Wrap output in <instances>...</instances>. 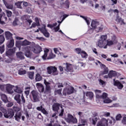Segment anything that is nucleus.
I'll return each instance as SVG.
<instances>
[{
    "mask_svg": "<svg viewBox=\"0 0 126 126\" xmlns=\"http://www.w3.org/2000/svg\"><path fill=\"white\" fill-rule=\"evenodd\" d=\"M14 100H15V101H16L18 104H19V105H21V99H20V94L16 95L14 96Z\"/></svg>",
    "mask_w": 126,
    "mask_h": 126,
    "instance_id": "obj_30",
    "label": "nucleus"
},
{
    "mask_svg": "<svg viewBox=\"0 0 126 126\" xmlns=\"http://www.w3.org/2000/svg\"><path fill=\"white\" fill-rule=\"evenodd\" d=\"M63 67L66 71H70L71 72L73 71V66L71 64L64 63L63 64Z\"/></svg>",
    "mask_w": 126,
    "mask_h": 126,
    "instance_id": "obj_12",
    "label": "nucleus"
},
{
    "mask_svg": "<svg viewBox=\"0 0 126 126\" xmlns=\"http://www.w3.org/2000/svg\"><path fill=\"white\" fill-rule=\"evenodd\" d=\"M5 88L9 94H13V93H14V92L12 90V89H14V86L8 84L5 85Z\"/></svg>",
    "mask_w": 126,
    "mask_h": 126,
    "instance_id": "obj_15",
    "label": "nucleus"
},
{
    "mask_svg": "<svg viewBox=\"0 0 126 126\" xmlns=\"http://www.w3.org/2000/svg\"><path fill=\"white\" fill-rule=\"evenodd\" d=\"M60 107L61 108V112L59 114V116L63 117V106H61V104L59 103H55L53 105V111H57L58 113L59 112V110H60Z\"/></svg>",
    "mask_w": 126,
    "mask_h": 126,
    "instance_id": "obj_7",
    "label": "nucleus"
},
{
    "mask_svg": "<svg viewBox=\"0 0 126 126\" xmlns=\"http://www.w3.org/2000/svg\"><path fill=\"white\" fill-rule=\"evenodd\" d=\"M81 123L82 124H80V126H83L87 124V121L86 120H81Z\"/></svg>",
    "mask_w": 126,
    "mask_h": 126,
    "instance_id": "obj_51",
    "label": "nucleus"
},
{
    "mask_svg": "<svg viewBox=\"0 0 126 126\" xmlns=\"http://www.w3.org/2000/svg\"><path fill=\"white\" fill-rule=\"evenodd\" d=\"M14 46V40L13 39H11L8 42L7 44V47L8 48H12Z\"/></svg>",
    "mask_w": 126,
    "mask_h": 126,
    "instance_id": "obj_28",
    "label": "nucleus"
},
{
    "mask_svg": "<svg viewBox=\"0 0 126 126\" xmlns=\"http://www.w3.org/2000/svg\"><path fill=\"white\" fill-rule=\"evenodd\" d=\"M122 115L118 114L116 117V121H121V119H122Z\"/></svg>",
    "mask_w": 126,
    "mask_h": 126,
    "instance_id": "obj_61",
    "label": "nucleus"
},
{
    "mask_svg": "<svg viewBox=\"0 0 126 126\" xmlns=\"http://www.w3.org/2000/svg\"><path fill=\"white\" fill-rule=\"evenodd\" d=\"M111 38L108 39H106V48L108 47H111V46H113L114 44L117 43V37L115 35H112Z\"/></svg>",
    "mask_w": 126,
    "mask_h": 126,
    "instance_id": "obj_4",
    "label": "nucleus"
},
{
    "mask_svg": "<svg viewBox=\"0 0 126 126\" xmlns=\"http://www.w3.org/2000/svg\"><path fill=\"white\" fill-rule=\"evenodd\" d=\"M42 78H43L42 77V76H41V75H40V74L37 73L35 75V81H41V80H42Z\"/></svg>",
    "mask_w": 126,
    "mask_h": 126,
    "instance_id": "obj_37",
    "label": "nucleus"
},
{
    "mask_svg": "<svg viewBox=\"0 0 126 126\" xmlns=\"http://www.w3.org/2000/svg\"><path fill=\"white\" fill-rule=\"evenodd\" d=\"M30 45H31V43L27 40V39H25L23 41H17L16 42V47H20V46H23V47H24L25 46H29Z\"/></svg>",
    "mask_w": 126,
    "mask_h": 126,
    "instance_id": "obj_9",
    "label": "nucleus"
},
{
    "mask_svg": "<svg viewBox=\"0 0 126 126\" xmlns=\"http://www.w3.org/2000/svg\"><path fill=\"white\" fill-rule=\"evenodd\" d=\"M91 26L92 28L89 30V33L90 34L93 33V29H95L96 32H101L103 30V26L97 21L93 20Z\"/></svg>",
    "mask_w": 126,
    "mask_h": 126,
    "instance_id": "obj_1",
    "label": "nucleus"
},
{
    "mask_svg": "<svg viewBox=\"0 0 126 126\" xmlns=\"http://www.w3.org/2000/svg\"><path fill=\"white\" fill-rule=\"evenodd\" d=\"M35 24H36L37 26H40V23L39 22V18L36 17L35 18Z\"/></svg>",
    "mask_w": 126,
    "mask_h": 126,
    "instance_id": "obj_63",
    "label": "nucleus"
},
{
    "mask_svg": "<svg viewBox=\"0 0 126 126\" xmlns=\"http://www.w3.org/2000/svg\"><path fill=\"white\" fill-rule=\"evenodd\" d=\"M13 89H14V91L16 92V93H18L19 94H20L22 92H23V91L22 90V89L17 86H14Z\"/></svg>",
    "mask_w": 126,
    "mask_h": 126,
    "instance_id": "obj_26",
    "label": "nucleus"
},
{
    "mask_svg": "<svg viewBox=\"0 0 126 126\" xmlns=\"http://www.w3.org/2000/svg\"><path fill=\"white\" fill-rule=\"evenodd\" d=\"M1 99L4 103H7L8 102V100H7V96L4 94H0Z\"/></svg>",
    "mask_w": 126,
    "mask_h": 126,
    "instance_id": "obj_33",
    "label": "nucleus"
},
{
    "mask_svg": "<svg viewBox=\"0 0 126 126\" xmlns=\"http://www.w3.org/2000/svg\"><path fill=\"white\" fill-rule=\"evenodd\" d=\"M108 125V120H107L105 118H102L99 121L96 126H106Z\"/></svg>",
    "mask_w": 126,
    "mask_h": 126,
    "instance_id": "obj_17",
    "label": "nucleus"
},
{
    "mask_svg": "<svg viewBox=\"0 0 126 126\" xmlns=\"http://www.w3.org/2000/svg\"><path fill=\"white\" fill-rule=\"evenodd\" d=\"M80 55L83 59H87L88 55L87 53L85 52V51L83 50Z\"/></svg>",
    "mask_w": 126,
    "mask_h": 126,
    "instance_id": "obj_40",
    "label": "nucleus"
},
{
    "mask_svg": "<svg viewBox=\"0 0 126 126\" xmlns=\"http://www.w3.org/2000/svg\"><path fill=\"white\" fill-rule=\"evenodd\" d=\"M4 42V36L3 35H0V43L2 44Z\"/></svg>",
    "mask_w": 126,
    "mask_h": 126,
    "instance_id": "obj_58",
    "label": "nucleus"
},
{
    "mask_svg": "<svg viewBox=\"0 0 126 126\" xmlns=\"http://www.w3.org/2000/svg\"><path fill=\"white\" fill-rule=\"evenodd\" d=\"M57 25H58V23H55L52 25H50V24L48 25L47 27H49L50 28H53V27H55V26H57Z\"/></svg>",
    "mask_w": 126,
    "mask_h": 126,
    "instance_id": "obj_59",
    "label": "nucleus"
},
{
    "mask_svg": "<svg viewBox=\"0 0 126 126\" xmlns=\"http://www.w3.org/2000/svg\"><path fill=\"white\" fill-rule=\"evenodd\" d=\"M18 73L20 75H23V74H26V70L23 69H21L19 70Z\"/></svg>",
    "mask_w": 126,
    "mask_h": 126,
    "instance_id": "obj_43",
    "label": "nucleus"
},
{
    "mask_svg": "<svg viewBox=\"0 0 126 126\" xmlns=\"http://www.w3.org/2000/svg\"><path fill=\"white\" fill-rule=\"evenodd\" d=\"M44 51V55L42 56V58L43 60H46L47 57H48V54L49 52H50V49L47 48L43 49Z\"/></svg>",
    "mask_w": 126,
    "mask_h": 126,
    "instance_id": "obj_22",
    "label": "nucleus"
},
{
    "mask_svg": "<svg viewBox=\"0 0 126 126\" xmlns=\"http://www.w3.org/2000/svg\"><path fill=\"white\" fill-rule=\"evenodd\" d=\"M54 58H56V55L51 53L50 54L49 57L48 58V59L51 60L52 59H54Z\"/></svg>",
    "mask_w": 126,
    "mask_h": 126,
    "instance_id": "obj_55",
    "label": "nucleus"
},
{
    "mask_svg": "<svg viewBox=\"0 0 126 126\" xmlns=\"http://www.w3.org/2000/svg\"><path fill=\"white\" fill-rule=\"evenodd\" d=\"M44 83L46 86V90L47 91L51 92V87H50V86H49V85H50V83L47 82V80H46V79H44Z\"/></svg>",
    "mask_w": 126,
    "mask_h": 126,
    "instance_id": "obj_31",
    "label": "nucleus"
},
{
    "mask_svg": "<svg viewBox=\"0 0 126 126\" xmlns=\"http://www.w3.org/2000/svg\"><path fill=\"white\" fill-rule=\"evenodd\" d=\"M24 18L25 20H26L27 22L29 23L30 25H31V23L33 22L32 20L30 19V16L28 15L24 16Z\"/></svg>",
    "mask_w": 126,
    "mask_h": 126,
    "instance_id": "obj_34",
    "label": "nucleus"
},
{
    "mask_svg": "<svg viewBox=\"0 0 126 126\" xmlns=\"http://www.w3.org/2000/svg\"><path fill=\"white\" fill-rule=\"evenodd\" d=\"M62 90L59 89V90H56L55 91V94H58L60 96H63V94L62 93Z\"/></svg>",
    "mask_w": 126,
    "mask_h": 126,
    "instance_id": "obj_46",
    "label": "nucleus"
},
{
    "mask_svg": "<svg viewBox=\"0 0 126 126\" xmlns=\"http://www.w3.org/2000/svg\"><path fill=\"white\" fill-rule=\"evenodd\" d=\"M113 81L114 86H117L118 89H123V88H124V85H123L120 81L118 80L116 81L115 79H113Z\"/></svg>",
    "mask_w": 126,
    "mask_h": 126,
    "instance_id": "obj_18",
    "label": "nucleus"
},
{
    "mask_svg": "<svg viewBox=\"0 0 126 126\" xmlns=\"http://www.w3.org/2000/svg\"><path fill=\"white\" fill-rule=\"evenodd\" d=\"M47 70L48 74L52 75H58L59 74L58 69L55 66H48L47 68Z\"/></svg>",
    "mask_w": 126,
    "mask_h": 126,
    "instance_id": "obj_5",
    "label": "nucleus"
},
{
    "mask_svg": "<svg viewBox=\"0 0 126 126\" xmlns=\"http://www.w3.org/2000/svg\"><path fill=\"white\" fill-rule=\"evenodd\" d=\"M16 55L17 59H19V60H24V59H25V57H24L22 52H18Z\"/></svg>",
    "mask_w": 126,
    "mask_h": 126,
    "instance_id": "obj_25",
    "label": "nucleus"
},
{
    "mask_svg": "<svg viewBox=\"0 0 126 126\" xmlns=\"http://www.w3.org/2000/svg\"><path fill=\"white\" fill-rule=\"evenodd\" d=\"M38 29L41 33L43 34L45 37L46 38H49V37H50V33L48 32V31H47L46 26H45V25H43L42 28H39Z\"/></svg>",
    "mask_w": 126,
    "mask_h": 126,
    "instance_id": "obj_11",
    "label": "nucleus"
},
{
    "mask_svg": "<svg viewBox=\"0 0 126 126\" xmlns=\"http://www.w3.org/2000/svg\"><path fill=\"white\" fill-rule=\"evenodd\" d=\"M46 126H61L59 124H54V121H51L49 124H45Z\"/></svg>",
    "mask_w": 126,
    "mask_h": 126,
    "instance_id": "obj_39",
    "label": "nucleus"
},
{
    "mask_svg": "<svg viewBox=\"0 0 126 126\" xmlns=\"http://www.w3.org/2000/svg\"><path fill=\"white\" fill-rule=\"evenodd\" d=\"M121 122L123 125H125L126 126V115L123 116Z\"/></svg>",
    "mask_w": 126,
    "mask_h": 126,
    "instance_id": "obj_49",
    "label": "nucleus"
},
{
    "mask_svg": "<svg viewBox=\"0 0 126 126\" xmlns=\"http://www.w3.org/2000/svg\"><path fill=\"white\" fill-rule=\"evenodd\" d=\"M60 26H61V25L59 24L57 27L54 28L55 32H58L60 30Z\"/></svg>",
    "mask_w": 126,
    "mask_h": 126,
    "instance_id": "obj_62",
    "label": "nucleus"
},
{
    "mask_svg": "<svg viewBox=\"0 0 126 126\" xmlns=\"http://www.w3.org/2000/svg\"><path fill=\"white\" fill-rule=\"evenodd\" d=\"M32 49L31 47L27 46L24 48V51L25 52V56L27 58H29V59H31L32 58V53L31 52Z\"/></svg>",
    "mask_w": 126,
    "mask_h": 126,
    "instance_id": "obj_8",
    "label": "nucleus"
},
{
    "mask_svg": "<svg viewBox=\"0 0 126 126\" xmlns=\"http://www.w3.org/2000/svg\"><path fill=\"white\" fill-rule=\"evenodd\" d=\"M54 52L55 54L59 55L60 53V51L59 50V48H54Z\"/></svg>",
    "mask_w": 126,
    "mask_h": 126,
    "instance_id": "obj_64",
    "label": "nucleus"
},
{
    "mask_svg": "<svg viewBox=\"0 0 126 126\" xmlns=\"http://www.w3.org/2000/svg\"><path fill=\"white\" fill-rule=\"evenodd\" d=\"M75 52L76 53V54H78V55H81L82 52H83V50H81V48H76L75 49Z\"/></svg>",
    "mask_w": 126,
    "mask_h": 126,
    "instance_id": "obj_47",
    "label": "nucleus"
},
{
    "mask_svg": "<svg viewBox=\"0 0 126 126\" xmlns=\"http://www.w3.org/2000/svg\"><path fill=\"white\" fill-rule=\"evenodd\" d=\"M14 116V112L11 109H8V112L4 113V117L7 119H11Z\"/></svg>",
    "mask_w": 126,
    "mask_h": 126,
    "instance_id": "obj_16",
    "label": "nucleus"
},
{
    "mask_svg": "<svg viewBox=\"0 0 126 126\" xmlns=\"http://www.w3.org/2000/svg\"><path fill=\"white\" fill-rule=\"evenodd\" d=\"M22 116L21 112H17L14 116L15 120L17 122H19Z\"/></svg>",
    "mask_w": 126,
    "mask_h": 126,
    "instance_id": "obj_27",
    "label": "nucleus"
},
{
    "mask_svg": "<svg viewBox=\"0 0 126 126\" xmlns=\"http://www.w3.org/2000/svg\"><path fill=\"white\" fill-rule=\"evenodd\" d=\"M0 12V24H3L4 23V21H6L7 20V18L4 16H2V14Z\"/></svg>",
    "mask_w": 126,
    "mask_h": 126,
    "instance_id": "obj_24",
    "label": "nucleus"
},
{
    "mask_svg": "<svg viewBox=\"0 0 126 126\" xmlns=\"http://www.w3.org/2000/svg\"><path fill=\"white\" fill-rule=\"evenodd\" d=\"M117 21H118L120 24L123 25L125 24V23L124 22V20L122 19V18H119L117 19Z\"/></svg>",
    "mask_w": 126,
    "mask_h": 126,
    "instance_id": "obj_57",
    "label": "nucleus"
},
{
    "mask_svg": "<svg viewBox=\"0 0 126 126\" xmlns=\"http://www.w3.org/2000/svg\"><path fill=\"white\" fill-rule=\"evenodd\" d=\"M94 92L95 93L96 98L97 99H102L103 94H101L102 92L100 90H94Z\"/></svg>",
    "mask_w": 126,
    "mask_h": 126,
    "instance_id": "obj_21",
    "label": "nucleus"
},
{
    "mask_svg": "<svg viewBox=\"0 0 126 126\" xmlns=\"http://www.w3.org/2000/svg\"><path fill=\"white\" fill-rule=\"evenodd\" d=\"M68 16V15H66V14L63 15V18L62 21L61 22L60 21H58V23H59V24L61 25V23H62L63 21L65 19V18H66V17H67Z\"/></svg>",
    "mask_w": 126,
    "mask_h": 126,
    "instance_id": "obj_54",
    "label": "nucleus"
},
{
    "mask_svg": "<svg viewBox=\"0 0 126 126\" xmlns=\"http://www.w3.org/2000/svg\"><path fill=\"white\" fill-rule=\"evenodd\" d=\"M17 22H18V19L17 18H15L14 21L13 22V26H16V25H17Z\"/></svg>",
    "mask_w": 126,
    "mask_h": 126,
    "instance_id": "obj_60",
    "label": "nucleus"
},
{
    "mask_svg": "<svg viewBox=\"0 0 126 126\" xmlns=\"http://www.w3.org/2000/svg\"><path fill=\"white\" fill-rule=\"evenodd\" d=\"M29 77L30 79H34V72H29Z\"/></svg>",
    "mask_w": 126,
    "mask_h": 126,
    "instance_id": "obj_48",
    "label": "nucleus"
},
{
    "mask_svg": "<svg viewBox=\"0 0 126 126\" xmlns=\"http://www.w3.org/2000/svg\"><path fill=\"white\" fill-rule=\"evenodd\" d=\"M6 12L7 16L8 17H10L12 15V12H11L8 10H6Z\"/></svg>",
    "mask_w": 126,
    "mask_h": 126,
    "instance_id": "obj_52",
    "label": "nucleus"
},
{
    "mask_svg": "<svg viewBox=\"0 0 126 126\" xmlns=\"http://www.w3.org/2000/svg\"><path fill=\"white\" fill-rule=\"evenodd\" d=\"M5 36L7 40H11L12 38V34L9 32H5Z\"/></svg>",
    "mask_w": 126,
    "mask_h": 126,
    "instance_id": "obj_29",
    "label": "nucleus"
},
{
    "mask_svg": "<svg viewBox=\"0 0 126 126\" xmlns=\"http://www.w3.org/2000/svg\"><path fill=\"white\" fill-rule=\"evenodd\" d=\"M107 35H101L97 43L96 44L97 46L99 47V48H101V49H107L106 47V41H107Z\"/></svg>",
    "mask_w": 126,
    "mask_h": 126,
    "instance_id": "obj_2",
    "label": "nucleus"
},
{
    "mask_svg": "<svg viewBox=\"0 0 126 126\" xmlns=\"http://www.w3.org/2000/svg\"><path fill=\"white\" fill-rule=\"evenodd\" d=\"M31 50L34 54H40L42 52V47L40 45H36L31 47Z\"/></svg>",
    "mask_w": 126,
    "mask_h": 126,
    "instance_id": "obj_14",
    "label": "nucleus"
},
{
    "mask_svg": "<svg viewBox=\"0 0 126 126\" xmlns=\"http://www.w3.org/2000/svg\"><path fill=\"white\" fill-rule=\"evenodd\" d=\"M102 67H103V68H104V71H103V74H107V73L109 72L108 67H106V66L104 64H102Z\"/></svg>",
    "mask_w": 126,
    "mask_h": 126,
    "instance_id": "obj_41",
    "label": "nucleus"
},
{
    "mask_svg": "<svg viewBox=\"0 0 126 126\" xmlns=\"http://www.w3.org/2000/svg\"><path fill=\"white\" fill-rule=\"evenodd\" d=\"M67 123L69 124H77V119L76 118L73 117V116L70 114H67V117L65 119Z\"/></svg>",
    "mask_w": 126,
    "mask_h": 126,
    "instance_id": "obj_6",
    "label": "nucleus"
},
{
    "mask_svg": "<svg viewBox=\"0 0 126 126\" xmlns=\"http://www.w3.org/2000/svg\"><path fill=\"white\" fill-rule=\"evenodd\" d=\"M3 0V3L5 4L6 8H7L8 9H13V5L12 4H8L4 0Z\"/></svg>",
    "mask_w": 126,
    "mask_h": 126,
    "instance_id": "obj_32",
    "label": "nucleus"
},
{
    "mask_svg": "<svg viewBox=\"0 0 126 126\" xmlns=\"http://www.w3.org/2000/svg\"><path fill=\"white\" fill-rule=\"evenodd\" d=\"M97 1L98 0H90V3L93 7H94L95 8H98V7L99 6V5L98 3H97Z\"/></svg>",
    "mask_w": 126,
    "mask_h": 126,
    "instance_id": "obj_19",
    "label": "nucleus"
},
{
    "mask_svg": "<svg viewBox=\"0 0 126 126\" xmlns=\"http://www.w3.org/2000/svg\"><path fill=\"white\" fill-rule=\"evenodd\" d=\"M36 88H37L38 91L40 93H42L43 92H44V86H43V85L40 83H37L36 84Z\"/></svg>",
    "mask_w": 126,
    "mask_h": 126,
    "instance_id": "obj_20",
    "label": "nucleus"
},
{
    "mask_svg": "<svg viewBox=\"0 0 126 126\" xmlns=\"http://www.w3.org/2000/svg\"><path fill=\"white\" fill-rule=\"evenodd\" d=\"M37 111H41V113H42L44 115L47 116L49 113L46 111V110L43 108L42 106H40L39 107H37L36 108Z\"/></svg>",
    "mask_w": 126,
    "mask_h": 126,
    "instance_id": "obj_23",
    "label": "nucleus"
},
{
    "mask_svg": "<svg viewBox=\"0 0 126 126\" xmlns=\"http://www.w3.org/2000/svg\"><path fill=\"white\" fill-rule=\"evenodd\" d=\"M66 8H69V1L68 0H66L64 3Z\"/></svg>",
    "mask_w": 126,
    "mask_h": 126,
    "instance_id": "obj_53",
    "label": "nucleus"
},
{
    "mask_svg": "<svg viewBox=\"0 0 126 126\" xmlns=\"http://www.w3.org/2000/svg\"><path fill=\"white\" fill-rule=\"evenodd\" d=\"M101 99H103V102L105 103L106 104H110V103H112L113 102V100L109 97H108V94L106 93H103L102 94V98Z\"/></svg>",
    "mask_w": 126,
    "mask_h": 126,
    "instance_id": "obj_13",
    "label": "nucleus"
},
{
    "mask_svg": "<svg viewBox=\"0 0 126 126\" xmlns=\"http://www.w3.org/2000/svg\"><path fill=\"white\" fill-rule=\"evenodd\" d=\"M86 96H87V97H89L90 99H92L94 96V94L91 92H88L86 93Z\"/></svg>",
    "mask_w": 126,
    "mask_h": 126,
    "instance_id": "obj_38",
    "label": "nucleus"
},
{
    "mask_svg": "<svg viewBox=\"0 0 126 126\" xmlns=\"http://www.w3.org/2000/svg\"><path fill=\"white\" fill-rule=\"evenodd\" d=\"M121 11H126V4H122V7H121Z\"/></svg>",
    "mask_w": 126,
    "mask_h": 126,
    "instance_id": "obj_56",
    "label": "nucleus"
},
{
    "mask_svg": "<svg viewBox=\"0 0 126 126\" xmlns=\"http://www.w3.org/2000/svg\"><path fill=\"white\" fill-rule=\"evenodd\" d=\"M97 121H98V117H93L92 121H93V125H94V126H95V125H96V123H97Z\"/></svg>",
    "mask_w": 126,
    "mask_h": 126,
    "instance_id": "obj_45",
    "label": "nucleus"
},
{
    "mask_svg": "<svg viewBox=\"0 0 126 126\" xmlns=\"http://www.w3.org/2000/svg\"><path fill=\"white\" fill-rule=\"evenodd\" d=\"M23 2H18L15 3V5L18 7V8H22V6H21V3Z\"/></svg>",
    "mask_w": 126,
    "mask_h": 126,
    "instance_id": "obj_50",
    "label": "nucleus"
},
{
    "mask_svg": "<svg viewBox=\"0 0 126 126\" xmlns=\"http://www.w3.org/2000/svg\"><path fill=\"white\" fill-rule=\"evenodd\" d=\"M66 87L63 89V94L64 96H66V95H70L74 92H75V89L72 86L67 84V83L64 84Z\"/></svg>",
    "mask_w": 126,
    "mask_h": 126,
    "instance_id": "obj_3",
    "label": "nucleus"
},
{
    "mask_svg": "<svg viewBox=\"0 0 126 126\" xmlns=\"http://www.w3.org/2000/svg\"><path fill=\"white\" fill-rule=\"evenodd\" d=\"M80 17H81L82 18H83V19L85 20L88 25H90V22L91 21V19L90 18L87 17L83 16H80Z\"/></svg>",
    "mask_w": 126,
    "mask_h": 126,
    "instance_id": "obj_35",
    "label": "nucleus"
},
{
    "mask_svg": "<svg viewBox=\"0 0 126 126\" xmlns=\"http://www.w3.org/2000/svg\"><path fill=\"white\" fill-rule=\"evenodd\" d=\"M116 75H117V72L113 70L110 71L108 74L109 78H112V77H114Z\"/></svg>",
    "mask_w": 126,
    "mask_h": 126,
    "instance_id": "obj_36",
    "label": "nucleus"
},
{
    "mask_svg": "<svg viewBox=\"0 0 126 126\" xmlns=\"http://www.w3.org/2000/svg\"><path fill=\"white\" fill-rule=\"evenodd\" d=\"M31 94L32 95L33 102H39L40 101V96L39 93L36 91H32L31 92Z\"/></svg>",
    "mask_w": 126,
    "mask_h": 126,
    "instance_id": "obj_10",
    "label": "nucleus"
},
{
    "mask_svg": "<svg viewBox=\"0 0 126 126\" xmlns=\"http://www.w3.org/2000/svg\"><path fill=\"white\" fill-rule=\"evenodd\" d=\"M15 53V49H10L9 50H8L6 54L7 55H12V54Z\"/></svg>",
    "mask_w": 126,
    "mask_h": 126,
    "instance_id": "obj_44",
    "label": "nucleus"
},
{
    "mask_svg": "<svg viewBox=\"0 0 126 126\" xmlns=\"http://www.w3.org/2000/svg\"><path fill=\"white\" fill-rule=\"evenodd\" d=\"M13 109L15 111V112H17V113H19L20 112V111H21V107L14 106L13 107Z\"/></svg>",
    "mask_w": 126,
    "mask_h": 126,
    "instance_id": "obj_42",
    "label": "nucleus"
}]
</instances>
